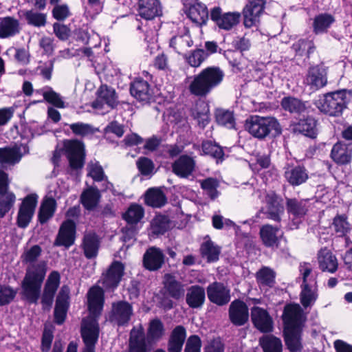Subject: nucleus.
Listing matches in <instances>:
<instances>
[{"label":"nucleus","instance_id":"nucleus-1","mask_svg":"<svg viewBox=\"0 0 352 352\" xmlns=\"http://www.w3.org/2000/svg\"><path fill=\"white\" fill-rule=\"evenodd\" d=\"M41 252V248L34 245L25 250L21 255L22 263L28 264L21 283L22 294L32 303H36L40 297L41 285L47 272L45 261L36 262Z\"/></svg>","mask_w":352,"mask_h":352},{"label":"nucleus","instance_id":"nucleus-2","mask_svg":"<svg viewBox=\"0 0 352 352\" xmlns=\"http://www.w3.org/2000/svg\"><path fill=\"white\" fill-rule=\"evenodd\" d=\"M283 319L285 324V341L290 352L301 350L300 329L303 322L302 311L298 305H287L285 307Z\"/></svg>","mask_w":352,"mask_h":352},{"label":"nucleus","instance_id":"nucleus-3","mask_svg":"<svg viewBox=\"0 0 352 352\" xmlns=\"http://www.w3.org/2000/svg\"><path fill=\"white\" fill-rule=\"evenodd\" d=\"M223 71L219 67H208L195 75L188 89L191 94L198 97H206L222 82Z\"/></svg>","mask_w":352,"mask_h":352},{"label":"nucleus","instance_id":"nucleus-4","mask_svg":"<svg viewBox=\"0 0 352 352\" xmlns=\"http://www.w3.org/2000/svg\"><path fill=\"white\" fill-rule=\"evenodd\" d=\"M351 98V91L342 89L325 94L323 98L316 102V105L321 112L325 114L330 116H339L346 108Z\"/></svg>","mask_w":352,"mask_h":352},{"label":"nucleus","instance_id":"nucleus-5","mask_svg":"<svg viewBox=\"0 0 352 352\" xmlns=\"http://www.w3.org/2000/svg\"><path fill=\"white\" fill-rule=\"evenodd\" d=\"M245 129L253 136L262 139L272 131L280 133L281 129L277 120L272 117L252 116L245 124Z\"/></svg>","mask_w":352,"mask_h":352},{"label":"nucleus","instance_id":"nucleus-6","mask_svg":"<svg viewBox=\"0 0 352 352\" xmlns=\"http://www.w3.org/2000/svg\"><path fill=\"white\" fill-rule=\"evenodd\" d=\"M80 333L85 343L82 352H95V346L99 337V325L96 319L94 317L84 318Z\"/></svg>","mask_w":352,"mask_h":352},{"label":"nucleus","instance_id":"nucleus-7","mask_svg":"<svg viewBox=\"0 0 352 352\" xmlns=\"http://www.w3.org/2000/svg\"><path fill=\"white\" fill-rule=\"evenodd\" d=\"M133 315V309L131 303L126 300H118L111 304L109 321L119 327H126Z\"/></svg>","mask_w":352,"mask_h":352},{"label":"nucleus","instance_id":"nucleus-8","mask_svg":"<svg viewBox=\"0 0 352 352\" xmlns=\"http://www.w3.org/2000/svg\"><path fill=\"white\" fill-rule=\"evenodd\" d=\"M69 166L72 169L81 168L85 162V145L78 140H67L63 142Z\"/></svg>","mask_w":352,"mask_h":352},{"label":"nucleus","instance_id":"nucleus-9","mask_svg":"<svg viewBox=\"0 0 352 352\" xmlns=\"http://www.w3.org/2000/svg\"><path fill=\"white\" fill-rule=\"evenodd\" d=\"M38 202V196L30 194L23 200L18 211L16 225L20 228H26L34 216Z\"/></svg>","mask_w":352,"mask_h":352},{"label":"nucleus","instance_id":"nucleus-10","mask_svg":"<svg viewBox=\"0 0 352 352\" xmlns=\"http://www.w3.org/2000/svg\"><path fill=\"white\" fill-rule=\"evenodd\" d=\"M210 19L221 30H232L240 21L241 14L237 12H223L220 7H214L210 11Z\"/></svg>","mask_w":352,"mask_h":352},{"label":"nucleus","instance_id":"nucleus-11","mask_svg":"<svg viewBox=\"0 0 352 352\" xmlns=\"http://www.w3.org/2000/svg\"><path fill=\"white\" fill-rule=\"evenodd\" d=\"M282 199L274 192H269L265 197V206L262 211L267 218L276 222L281 220V215L284 213V206Z\"/></svg>","mask_w":352,"mask_h":352},{"label":"nucleus","instance_id":"nucleus-12","mask_svg":"<svg viewBox=\"0 0 352 352\" xmlns=\"http://www.w3.org/2000/svg\"><path fill=\"white\" fill-rule=\"evenodd\" d=\"M265 0H251L243 8V24L245 28L257 27L264 10Z\"/></svg>","mask_w":352,"mask_h":352},{"label":"nucleus","instance_id":"nucleus-13","mask_svg":"<svg viewBox=\"0 0 352 352\" xmlns=\"http://www.w3.org/2000/svg\"><path fill=\"white\" fill-rule=\"evenodd\" d=\"M124 265L120 261H113L105 272L100 281L104 287L109 289L116 288L124 275Z\"/></svg>","mask_w":352,"mask_h":352},{"label":"nucleus","instance_id":"nucleus-14","mask_svg":"<svg viewBox=\"0 0 352 352\" xmlns=\"http://www.w3.org/2000/svg\"><path fill=\"white\" fill-rule=\"evenodd\" d=\"M251 320L254 326L262 333L272 331L274 321L268 311L261 307L254 306L251 309Z\"/></svg>","mask_w":352,"mask_h":352},{"label":"nucleus","instance_id":"nucleus-15","mask_svg":"<svg viewBox=\"0 0 352 352\" xmlns=\"http://www.w3.org/2000/svg\"><path fill=\"white\" fill-rule=\"evenodd\" d=\"M151 348L147 343L143 327L140 325L133 327L129 339L128 352H150Z\"/></svg>","mask_w":352,"mask_h":352},{"label":"nucleus","instance_id":"nucleus-16","mask_svg":"<svg viewBox=\"0 0 352 352\" xmlns=\"http://www.w3.org/2000/svg\"><path fill=\"white\" fill-rule=\"evenodd\" d=\"M60 274L57 271L52 272L45 284L41 302L44 309H50L51 307L55 293L60 285Z\"/></svg>","mask_w":352,"mask_h":352},{"label":"nucleus","instance_id":"nucleus-17","mask_svg":"<svg viewBox=\"0 0 352 352\" xmlns=\"http://www.w3.org/2000/svg\"><path fill=\"white\" fill-rule=\"evenodd\" d=\"M208 299L213 303L223 306L230 300V291L223 283L214 282L207 287Z\"/></svg>","mask_w":352,"mask_h":352},{"label":"nucleus","instance_id":"nucleus-18","mask_svg":"<svg viewBox=\"0 0 352 352\" xmlns=\"http://www.w3.org/2000/svg\"><path fill=\"white\" fill-rule=\"evenodd\" d=\"M76 225L72 220L64 221L58 230L54 245L69 248L74 243Z\"/></svg>","mask_w":352,"mask_h":352},{"label":"nucleus","instance_id":"nucleus-19","mask_svg":"<svg viewBox=\"0 0 352 352\" xmlns=\"http://www.w3.org/2000/svg\"><path fill=\"white\" fill-rule=\"evenodd\" d=\"M229 318L236 326L245 324L249 318L248 308L246 304L239 300L232 302L229 308Z\"/></svg>","mask_w":352,"mask_h":352},{"label":"nucleus","instance_id":"nucleus-20","mask_svg":"<svg viewBox=\"0 0 352 352\" xmlns=\"http://www.w3.org/2000/svg\"><path fill=\"white\" fill-rule=\"evenodd\" d=\"M305 82L311 89L317 90L324 87L327 83L326 70L318 65L310 67Z\"/></svg>","mask_w":352,"mask_h":352},{"label":"nucleus","instance_id":"nucleus-21","mask_svg":"<svg viewBox=\"0 0 352 352\" xmlns=\"http://www.w3.org/2000/svg\"><path fill=\"white\" fill-rule=\"evenodd\" d=\"M164 263V255L160 248H149L143 256V265L149 271L160 269Z\"/></svg>","mask_w":352,"mask_h":352},{"label":"nucleus","instance_id":"nucleus-22","mask_svg":"<svg viewBox=\"0 0 352 352\" xmlns=\"http://www.w3.org/2000/svg\"><path fill=\"white\" fill-rule=\"evenodd\" d=\"M88 307L90 312L97 316L100 314L104 305V292L99 286L91 287L87 293Z\"/></svg>","mask_w":352,"mask_h":352},{"label":"nucleus","instance_id":"nucleus-23","mask_svg":"<svg viewBox=\"0 0 352 352\" xmlns=\"http://www.w3.org/2000/svg\"><path fill=\"white\" fill-rule=\"evenodd\" d=\"M131 94L141 102H148L153 97V90L146 80L135 79L131 85Z\"/></svg>","mask_w":352,"mask_h":352},{"label":"nucleus","instance_id":"nucleus-24","mask_svg":"<svg viewBox=\"0 0 352 352\" xmlns=\"http://www.w3.org/2000/svg\"><path fill=\"white\" fill-rule=\"evenodd\" d=\"M102 103L107 104L109 107L113 109L118 104V97L113 88L107 85H101L98 90L97 100L93 102L94 108H100Z\"/></svg>","mask_w":352,"mask_h":352},{"label":"nucleus","instance_id":"nucleus-25","mask_svg":"<svg viewBox=\"0 0 352 352\" xmlns=\"http://www.w3.org/2000/svg\"><path fill=\"white\" fill-rule=\"evenodd\" d=\"M68 300V289L63 287L58 294L54 308V320L58 324H61L65 320L69 307Z\"/></svg>","mask_w":352,"mask_h":352},{"label":"nucleus","instance_id":"nucleus-26","mask_svg":"<svg viewBox=\"0 0 352 352\" xmlns=\"http://www.w3.org/2000/svg\"><path fill=\"white\" fill-rule=\"evenodd\" d=\"M138 13L146 19L152 20L162 14V8L158 0H140Z\"/></svg>","mask_w":352,"mask_h":352},{"label":"nucleus","instance_id":"nucleus-27","mask_svg":"<svg viewBox=\"0 0 352 352\" xmlns=\"http://www.w3.org/2000/svg\"><path fill=\"white\" fill-rule=\"evenodd\" d=\"M195 166V160L188 155L180 156L172 165L173 172L177 176L186 178L190 175Z\"/></svg>","mask_w":352,"mask_h":352},{"label":"nucleus","instance_id":"nucleus-28","mask_svg":"<svg viewBox=\"0 0 352 352\" xmlns=\"http://www.w3.org/2000/svg\"><path fill=\"white\" fill-rule=\"evenodd\" d=\"M284 176L292 186H299L307 180L308 172L304 166H288L285 170Z\"/></svg>","mask_w":352,"mask_h":352},{"label":"nucleus","instance_id":"nucleus-29","mask_svg":"<svg viewBox=\"0 0 352 352\" xmlns=\"http://www.w3.org/2000/svg\"><path fill=\"white\" fill-rule=\"evenodd\" d=\"M318 262L322 272L334 273L338 270V260L332 252L327 249H321L318 253Z\"/></svg>","mask_w":352,"mask_h":352},{"label":"nucleus","instance_id":"nucleus-30","mask_svg":"<svg viewBox=\"0 0 352 352\" xmlns=\"http://www.w3.org/2000/svg\"><path fill=\"white\" fill-rule=\"evenodd\" d=\"M206 298L204 289L199 285H192L187 289L186 302L187 305L193 309L202 307Z\"/></svg>","mask_w":352,"mask_h":352},{"label":"nucleus","instance_id":"nucleus-31","mask_svg":"<svg viewBox=\"0 0 352 352\" xmlns=\"http://www.w3.org/2000/svg\"><path fill=\"white\" fill-rule=\"evenodd\" d=\"M187 15L193 23L199 25H205L208 19L207 7L200 2L192 3L188 8Z\"/></svg>","mask_w":352,"mask_h":352},{"label":"nucleus","instance_id":"nucleus-32","mask_svg":"<svg viewBox=\"0 0 352 352\" xmlns=\"http://www.w3.org/2000/svg\"><path fill=\"white\" fill-rule=\"evenodd\" d=\"M186 337L185 328L182 325L177 326L170 333L168 342V352H181Z\"/></svg>","mask_w":352,"mask_h":352},{"label":"nucleus","instance_id":"nucleus-33","mask_svg":"<svg viewBox=\"0 0 352 352\" xmlns=\"http://www.w3.org/2000/svg\"><path fill=\"white\" fill-rule=\"evenodd\" d=\"M164 284L167 293L173 298L179 300L184 296V285L178 281L175 276L168 274H165Z\"/></svg>","mask_w":352,"mask_h":352},{"label":"nucleus","instance_id":"nucleus-34","mask_svg":"<svg viewBox=\"0 0 352 352\" xmlns=\"http://www.w3.org/2000/svg\"><path fill=\"white\" fill-rule=\"evenodd\" d=\"M101 198L100 190L96 187H89L80 195V202L85 209L92 210L98 205Z\"/></svg>","mask_w":352,"mask_h":352},{"label":"nucleus","instance_id":"nucleus-35","mask_svg":"<svg viewBox=\"0 0 352 352\" xmlns=\"http://www.w3.org/2000/svg\"><path fill=\"white\" fill-rule=\"evenodd\" d=\"M56 201L53 197H45L40 206L38 218L41 224L47 223L54 216L56 210Z\"/></svg>","mask_w":352,"mask_h":352},{"label":"nucleus","instance_id":"nucleus-36","mask_svg":"<svg viewBox=\"0 0 352 352\" xmlns=\"http://www.w3.org/2000/svg\"><path fill=\"white\" fill-rule=\"evenodd\" d=\"M21 31L19 20L14 17L6 16L0 21V38H8L15 36Z\"/></svg>","mask_w":352,"mask_h":352},{"label":"nucleus","instance_id":"nucleus-37","mask_svg":"<svg viewBox=\"0 0 352 352\" xmlns=\"http://www.w3.org/2000/svg\"><path fill=\"white\" fill-rule=\"evenodd\" d=\"M293 130L295 133H302L305 136L314 138L317 134L316 121L311 117L301 119L294 124Z\"/></svg>","mask_w":352,"mask_h":352},{"label":"nucleus","instance_id":"nucleus-38","mask_svg":"<svg viewBox=\"0 0 352 352\" xmlns=\"http://www.w3.org/2000/svg\"><path fill=\"white\" fill-rule=\"evenodd\" d=\"M100 247L98 236L94 232H88L83 237L82 248L86 258H95Z\"/></svg>","mask_w":352,"mask_h":352},{"label":"nucleus","instance_id":"nucleus-39","mask_svg":"<svg viewBox=\"0 0 352 352\" xmlns=\"http://www.w3.org/2000/svg\"><path fill=\"white\" fill-rule=\"evenodd\" d=\"M331 156L336 163L346 164L351 160L352 149L345 144L337 143L331 150Z\"/></svg>","mask_w":352,"mask_h":352},{"label":"nucleus","instance_id":"nucleus-40","mask_svg":"<svg viewBox=\"0 0 352 352\" xmlns=\"http://www.w3.org/2000/svg\"><path fill=\"white\" fill-rule=\"evenodd\" d=\"M22 155L17 147L0 148V164L2 168L18 163Z\"/></svg>","mask_w":352,"mask_h":352},{"label":"nucleus","instance_id":"nucleus-41","mask_svg":"<svg viewBox=\"0 0 352 352\" xmlns=\"http://www.w3.org/2000/svg\"><path fill=\"white\" fill-rule=\"evenodd\" d=\"M192 116L202 128L209 122V106L204 101L197 102L191 110Z\"/></svg>","mask_w":352,"mask_h":352},{"label":"nucleus","instance_id":"nucleus-42","mask_svg":"<svg viewBox=\"0 0 352 352\" xmlns=\"http://www.w3.org/2000/svg\"><path fill=\"white\" fill-rule=\"evenodd\" d=\"M165 334V329L163 322L159 318L151 320L147 329L148 342H156L161 340Z\"/></svg>","mask_w":352,"mask_h":352},{"label":"nucleus","instance_id":"nucleus-43","mask_svg":"<svg viewBox=\"0 0 352 352\" xmlns=\"http://www.w3.org/2000/svg\"><path fill=\"white\" fill-rule=\"evenodd\" d=\"M192 45L193 41L188 32L175 36L170 41V46L179 54H184Z\"/></svg>","mask_w":352,"mask_h":352},{"label":"nucleus","instance_id":"nucleus-44","mask_svg":"<svg viewBox=\"0 0 352 352\" xmlns=\"http://www.w3.org/2000/svg\"><path fill=\"white\" fill-rule=\"evenodd\" d=\"M200 251L202 257L206 258L207 262L213 263L219 260L221 248L211 240H208L201 244Z\"/></svg>","mask_w":352,"mask_h":352},{"label":"nucleus","instance_id":"nucleus-45","mask_svg":"<svg viewBox=\"0 0 352 352\" xmlns=\"http://www.w3.org/2000/svg\"><path fill=\"white\" fill-rule=\"evenodd\" d=\"M278 229L271 225L267 224L261 227L260 235L262 241L267 247L278 246V239L276 235Z\"/></svg>","mask_w":352,"mask_h":352},{"label":"nucleus","instance_id":"nucleus-46","mask_svg":"<svg viewBox=\"0 0 352 352\" xmlns=\"http://www.w3.org/2000/svg\"><path fill=\"white\" fill-rule=\"evenodd\" d=\"M280 105L284 110L291 113L300 114L306 109L304 102L292 96L284 97L281 100Z\"/></svg>","mask_w":352,"mask_h":352},{"label":"nucleus","instance_id":"nucleus-47","mask_svg":"<svg viewBox=\"0 0 352 352\" xmlns=\"http://www.w3.org/2000/svg\"><path fill=\"white\" fill-rule=\"evenodd\" d=\"M334 21V17L329 14L316 16L313 23L314 32L316 34L326 32Z\"/></svg>","mask_w":352,"mask_h":352},{"label":"nucleus","instance_id":"nucleus-48","mask_svg":"<svg viewBox=\"0 0 352 352\" xmlns=\"http://www.w3.org/2000/svg\"><path fill=\"white\" fill-rule=\"evenodd\" d=\"M259 342L263 352H282L281 340L272 335L263 336Z\"/></svg>","mask_w":352,"mask_h":352},{"label":"nucleus","instance_id":"nucleus-49","mask_svg":"<svg viewBox=\"0 0 352 352\" xmlns=\"http://www.w3.org/2000/svg\"><path fill=\"white\" fill-rule=\"evenodd\" d=\"M145 202L152 207L160 208L165 204L166 197L162 190L151 188L146 193Z\"/></svg>","mask_w":352,"mask_h":352},{"label":"nucleus","instance_id":"nucleus-50","mask_svg":"<svg viewBox=\"0 0 352 352\" xmlns=\"http://www.w3.org/2000/svg\"><path fill=\"white\" fill-rule=\"evenodd\" d=\"M275 272L267 267H262L256 272V278L260 287H273L275 283Z\"/></svg>","mask_w":352,"mask_h":352},{"label":"nucleus","instance_id":"nucleus-51","mask_svg":"<svg viewBox=\"0 0 352 352\" xmlns=\"http://www.w3.org/2000/svg\"><path fill=\"white\" fill-rule=\"evenodd\" d=\"M144 216L143 208L138 204H132L123 214V218L128 223L136 224Z\"/></svg>","mask_w":352,"mask_h":352},{"label":"nucleus","instance_id":"nucleus-52","mask_svg":"<svg viewBox=\"0 0 352 352\" xmlns=\"http://www.w3.org/2000/svg\"><path fill=\"white\" fill-rule=\"evenodd\" d=\"M332 227L333 230L340 236H344L352 227L345 215H337L333 218Z\"/></svg>","mask_w":352,"mask_h":352},{"label":"nucleus","instance_id":"nucleus-53","mask_svg":"<svg viewBox=\"0 0 352 352\" xmlns=\"http://www.w3.org/2000/svg\"><path fill=\"white\" fill-rule=\"evenodd\" d=\"M287 208L289 212L298 217L305 215L307 211V201H298L296 199H288Z\"/></svg>","mask_w":352,"mask_h":352},{"label":"nucleus","instance_id":"nucleus-54","mask_svg":"<svg viewBox=\"0 0 352 352\" xmlns=\"http://www.w3.org/2000/svg\"><path fill=\"white\" fill-rule=\"evenodd\" d=\"M16 197L12 192L6 191L0 194V217H3L13 207Z\"/></svg>","mask_w":352,"mask_h":352},{"label":"nucleus","instance_id":"nucleus-55","mask_svg":"<svg viewBox=\"0 0 352 352\" xmlns=\"http://www.w3.org/2000/svg\"><path fill=\"white\" fill-rule=\"evenodd\" d=\"M24 16L28 23L34 27H43L47 23V15L44 13L28 10Z\"/></svg>","mask_w":352,"mask_h":352},{"label":"nucleus","instance_id":"nucleus-56","mask_svg":"<svg viewBox=\"0 0 352 352\" xmlns=\"http://www.w3.org/2000/svg\"><path fill=\"white\" fill-rule=\"evenodd\" d=\"M215 115L219 124L225 126L228 129L234 127L235 121L232 111L220 109L216 111Z\"/></svg>","mask_w":352,"mask_h":352},{"label":"nucleus","instance_id":"nucleus-57","mask_svg":"<svg viewBox=\"0 0 352 352\" xmlns=\"http://www.w3.org/2000/svg\"><path fill=\"white\" fill-rule=\"evenodd\" d=\"M43 96L47 102L52 104L54 107L60 109L65 107V102L60 95L55 92L51 87H45L43 92Z\"/></svg>","mask_w":352,"mask_h":352},{"label":"nucleus","instance_id":"nucleus-58","mask_svg":"<svg viewBox=\"0 0 352 352\" xmlns=\"http://www.w3.org/2000/svg\"><path fill=\"white\" fill-rule=\"evenodd\" d=\"M292 49L297 55L303 56L304 54H307V56L309 58V54L314 49V45L311 41L299 39L293 44Z\"/></svg>","mask_w":352,"mask_h":352},{"label":"nucleus","instance_id":"nucleus-59","mask_svg":"<svg viewBox=\"0 0 352 352\" xmlns=\"http://www.w3.org/2000/svg\"><path fill=\"white\" fill-rule=\"evenodd\" d=\"M317 298V294L309 285H302L300 302L305 308L311 306Z\"/></svg>","mask_w":352,"mask_h":352},{"label":"nucleus","instance_id":"nucleus-60","mask_svg":"<svg viewBox=\"0 0 352 352\" xmlns=\"http://www.w3.org/2000/svg\"><path fill=\"white\" fill-rule=\"evenodd\" d=\"M69 128L76 135L80 137L91 135L94 133V128L91 124L83 122L71 124Z\"/></svg>","mask_w":352,"mask_h":352},{"label":"nucleus","instance_id":"nucleus-61","mask_svg":"<svg viewBox=\"0 0 352 352\" xmlns=\"http://www.w3.org/2000/svg\"><path fill=\"white\" fill-rule=\"evenodd\" d=\"M136 165L139 171L144 176L153 173L155 165L153 161L148 157H140L136 162Z\"/></svg>","mask_w":352,"mask_h":352},{"label":"nucleus","instance_id":"nucleus-62","mask_svg":"<svg viewBox=\"0 0 352 352\" xmlns=\"http://www.w3.org/2000/svg\"><path fill=\"white\" fill-rule=\"evenodd\" d=\"M168 227V219L164 216L156 217L151 223V230L154 234H163Z\"/></svg>","mask_w":352,"mask_h":352},{"label":"nucleus","instance_id":"nucleus-63","mask_svg":"<svg viewBox=\"0 0 352 352\" xmlns=\"http://www.w3.org/2000/svg\"><path fill=\"white\" fill-rule=\"evenodd\" d=\"M202 151L206 155H210L217 159H221L223 155L222 148L211 141L203 142Z\"/></svg>","mask_w":352,"mask_h":352},{"label":"nucleus","instance_id":"nucleus-64","mask_svg":"<svg viewBox=\"0 0 352 352\" xmlns=\"http://www.w3.org/2000/svg\"><path fill=\"white\" fill-rule=\"evenodd\" d=\"M208 56V54L204 50L197 49L194 50L191 54L187 57V61L190 66L197 67L201 65Z\"/></svg>","mask_w":352,"mask_h":352}]
</instances>
